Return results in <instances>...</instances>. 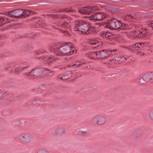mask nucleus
<instances>
[{
  "mask_svg": "<svg viewBox=\"0 0 153 153\" xmlns=\"http://www.w3.org/2000/svg\"><path fill=\"white\" fill-rule=\"evenodd\" d=\"M49 49L57 55H71L76 52L74 48L70 43L54 45L50 46Z\"/></svg>",
  "mask_w": 153,
  "mask_h": 153,
  "instance_id": "obj_1",
  "label": "nucleus"
},
{
  "mask_svg": "<svg viewBox=\"0 0 153 153\" xmlns=\"http://www.w3.org/2000/svg\"><path fill=\"white\" fill-rule=\"evenodd\" d=\"M74 29L75 30L79 31L85 34L96 32V29L94 26L91 25L85 20L76 22Z\"/></svg>",
  "mask_w": 153,
  "mask_h": 153,
  "instance_id": "obj_2",
  "label": "nucleus"
},
{
  "mask_svg": "<svg viewBox=\"0 0 153 153\" xmlns=\"http://www.w3.org/2000/svg\"><path fill=\"white\" fill-rule=\"evenodd\" d=\"M51 17L57 19L55 24L58 26L68 28L71 26L70 21L71 18L69 16L65 14H62L59 15H49Z\"/></svg>",
  "mask_w": 153,
  "mask_h": 153,
  "instance_id": "obj_3",
  "label": "nucleus"
},
{
  "mask_svg": "<svg viewBox=\"0 0 153 153\" xmlns=\"http://www.w3.org/2000/svg\"><path fill=\"white\" fill-rule=\"evenodd\" d=\"M35 13L31 10H28L22 9H17L4 13V15L9 16L10 17L21 18L29 16L30 13L34 14Z\"/></svg>",
  "mask_w": 153,
  "mask_h": 153,
  "instance_id": "obj_4",
  "label": "nucleus"
},
{
  "mask_svg": "<svg viewBox=\"0 0 153 153\" xmlns=\"http://www.w3.org/2000/svg\"><path fill=\"white\" fill-rule=\"evenodd\" d=\"M106 28L113 29H117L120 28L121 29H127L131 28L128 27L127 25L125 24H121L120 22L116 19L112 18L110 20L107 22V24L105 27Z\"/></svg>",
  "mask_w": 153,
  "mask_h": 153,
  "instance_id": "obj_5",
  "label": "nucleus"
},
{
  "mask_svg": "<svg viewBox=\"0 0 153 153\" xmlns=\"http://www.w3.org/2000/svg\"><path fill=\"white\" fill-rule=\"evenodd\" d=\"M46 69L42 68H36L33 69L29 74H27L28 76L33 78H36L44 76Z\"/></svg>",
  "mask_w": 153,
  "mask_h": 153,
  "instance_id": "obj_6",
  "label": "nucleus"
},
{
  "mask_svg": "<svg viewBox=\"0 0 153 153\" xmlns=\"http://www.w3.org/2000/svg\"><path fill=\"white\" fill-rule=\"evenodd\" d=\"M97 10L94 12L95 13L88 16L89 20L95 22L106 18L109 16L108 13L101 11L97 12Z\"/></svg>",
  "mask_w": 153,
  "mask_h": 153,
  "instance_id": "obj_7",
  "label": "nucleus"
},
{
  "mask_svg": "<svg viewBox=\"0 0 153 153\" xmlns=\"http://www.w3.org/2000/svg\"><path fill=\"white\" fill-rule=\"evenodd\" d=\"M97 10V7L88 6L79 9L78 11L82 14L89 15L91 13L96 12Z\"/></svg>",
  "mask_w": 153,
  "mask_h": 153,
  "instance_id": "obj_8",
  "label": "nucleus"
},
{
  "mask_svg": "<svg viewBox=\"0 0 153 153\" xmlns=\"http://www.w3.org/2000/svg\"><path fill=\"white\" fill-rule=\"evenodd\" d=\"M91 121L92 123L95 125H102L106 123V119L102 115H97L93 118Z\"/></svg>",
  "mask_w": 153,
  "mask_h": 153,
  "instance_id": "obj_9",
  "label": "nucleus"
},
{
  "mask_svg": "<svg viewBox=\"0 0 153 153\" xmlns=\"http://www.w3.org/2000/svg\"><path fill=\"white\" fill-rule=\"evenodd\" d=\"M19 139L23 143L27 144L30 143L32 139L31 135L27 133H23L19 134Z\"/></svg>",
  "mask_w": 153,
  "mask_h": 153,
  "instance_id": "obj_10",
  "label": "nucleus"
},
{
  "mask_svg": "<svg viewBox=\"0 0 153 153\" xmlns=\"http://www.w3.org/2000/svg\"><path fill=\"white\" fill-rule=\"evenodd\" d=\"M148 31L147 29L143 28L140 29L137 31H134L131 35L134 37H139L145 38L146 37Z\"/></svg>",
  "mask_w": 153,
  "mask_h": 153,
  "instance_id": "obj_11",
  "label": "nucleus"
},
{
  "mask_svg": "<svg viewBox=\"0 0 153 153\" xmlns=\"http://www.w3.org/2000/svg\"><path fill=\"white\" fill-rule=\"evenodd\" d=\"M117 51V50H113L112 51H108L107 50H103L99 52L98 57L101 58H106L109 56H112L113 54L112 52Z\"/></svg>",
  "mask_w": 153,
  "mask_h": 153,
  "instance_id": "obj_12",
  "label": "nucleus"
},
{
  "mask_svg": "<svg viewBox=\"0 0 153 153\" xmlns=\"http://www.w3.org/2000/svg\"><path fill=\"white\" fill-rule=\"evenodd\" d=\"M88 43L92 45L93 48L97 49L101 48L103 42L101 41H98L97 40H92L88 42Z\"/></svg>",
  "mask_w": 153,
  "mask_h": 153,
  "instance_id": "obj_13",
  "label": "nucleus"
},
{
  "mask_svg": "<svg viewBox=\"0 0 153 153\" xmlns=\"http://www.w3.org/2000/svg\"><path fill=\"white\" fill-rule=\"evenodd\" d=\"M41 58L47 62L48 63H50L52 62L56 59V58L53 57V56L51 57L47 56H43L41 57Z\"/></svg>",
  "mask_w": 153,
  "mask_h": 153,
  "instance_id": "obj_14",
  "label": "nucleus"
},
{
  "mask_svg": "<svg viewBox=\"0 0 153 153\" xmlns=\"http://www.w3.org/2000/svg\"><path fill=\"white\" fill-rule=\"evenodd\" d=\"M145 42H139V43H136L135 44L132 45V46H129L126 47L127 49L129 50H133L136 48V47L140 48V46L142 44H144Z\"/></svg>",
  "mask_w": 153,
  "mask_h": 153,
  "instance_id": "obj_15",
  "label": "nucleus"
},
{
  "mask_svg": "<svg viewBox=\"0 0 153 153\" xmlns=\"http://www.w3.org/2000/svg\"><path fill=\"white\" fill-rule=\"evenodd\" d=\"M111 35V33L108 32H103L100 34V35L103 38L109 39V38Z\"/></svg>",
  "mask_w": 153,
  "mask_h": 153,
  "instance_id": "obj_16",
  "label": "nucleus"
},
{
  "mask_svg": "<svg viewBox=\"0 0 153 153\" xmlns=\"http://www.w3.org/2000/svg\"><path fill=\"white\" fill-rule=\"evenodd\" d=\"M142 79L146 82L151 81V77L150 76V74H144L142 76Z\"/></svg>",
  "mask_w": 153,
  "mask_h": 153,
  "instance_id": "obj_17",
  "label": "nucleus"
},
{
  "mask_svg": "<svg viewBox=\"0 0 153 153\" xmlns=\"http://www.w3.org/2000/svg\"><path fill=\"white\" fill-rule=\"evenodd\" d=\"M98 53L99 52H91V53L89 54L88 57L92 59H96L97 58H99L98 57H99Z\"/></svg>",
  "mask_w": 153,
  "mask_h": 153,
  "instance_id": "obj_18",
  "label": "nucleus"
},
{
  "mask_svg": "<svg viewBox=\"0 0 153 153\" xmlns=\"http://www.w3.org/2000/svg\"><path fill=\"white\" fill-rule=\"evenodd\" d=\"M77 133L80 135L84 136L87 135L88 133V132L87 131L79 130L77 131Z\"/></svg>",
  "mask_w": 153,
  "mask_h": 153,
  "instance_id": "obj_19",
  "label": "nucleus"
},
{
  "mask_svg": "<svg viewBox=\"0 0 153 153\" xmlns=\"http://www.w3.org/2000/svg\"><path fill=\"white\" fill-rule=\"evenodd\" d=\"M5 20L6 21L5 22V23H8L10 22V20L8 18L0 17V23Z\"/></svg>",
  "mask_w": 153,
  "mask_h": 153,
  "instance_id": "obj_20",
  "label": "nucleus"
},
{
  "mask_svg": "<svg viewBox=\"0 0 153 153\" xmlns=\"http://www.w3.org/2000/svg\"><path fill=\"white\" fill-rule=\"evenodd\" d=\"M148 116L150 120L153 121V108L149 111L148 114Z\"/></svg>",
  "mask_w": 153,
  "mask_h": 153,
  "instance_id": "obj_21",
  "label": "nucleus"
},
{
  "mask_svg": "<svg viewBox=\"0 0 153 153\" xmlns=\"http://www.w3.org/2000/svg\"><path fill=\"white\" fill-rule=\"evenodd\" d=\"M37 153H50L48 151L44 149H39Z\"/></svg>",
  "mask_w": 153,
  "mask_h": 153,
  "instance_id": "obj_22",
  "label": "nucleus"
},
{
  "mask_svg": "<svg viewBox=\"0 0 153 153\" xmlns=\"http://www.w3.org/2000/svg\"><path fill=\"white\" fill-rule=\"evenodd\" d=\"M33 103L34 104L39 105H42V104L40 103L39 100L36 98L34 99Z\"/></svg>",
  "mask_w": 153,
  "mask_h": 153,
  "instance_id": "obj_23",
  "label": "nucleus"
},
{
  "mask_svg": "<svg viewBox=\"0 0 153 153\" xmlns=\"http://www.w3.org/2000/svg\"><path fill=\"white\" fill-rule=\"evenodd\" d=\"M68 74H64L62 77H61L60 76H58V78L62 80H66L68 78Z\"/></svg>",
  "mask_w": 153,
  "mask_h": 153,
  "instance_id": "obj_24",
  "label": "nucleus"
},
{
  "mask_svg": "<svg viewBox=\"0 0 153 153\" xmlns=\"http://www.w3.org/2000/svg\"><path fill=\"white\" fill-rule=\"evenodd\" d=\"M125 21H127L130 18L133 19V17L131 16V15H128L127 16H125L123 17Z\"/></svg>",
  "mask_w": 153,
  "mask_h": 153,
  "instance_id": "obj_25",
  "label": "nucleus"
},
{
  "mask_svg": "<svg viewBox=\"0 0 153 153\" xmlns=\"http://www.w3.org/2000/svg\"><path fill=\"white\" fill-rule=\"evenodd\" d=\"M46 52V51L44 49H42L39 50V52L38 51H36V53L38 55H40L41 54H43Z\"/></svg>",
  "mask_w": 153,
  "mask_h": 153,
  "instance_id": "obj_26",
  "label": "nucleus"
},
{
  "mask_svg": "<svg viewBox=\"0 0 153 153\" xmlns=\"http://www.w3.org/2000/svg\"><path fill=\"white\" fill-rule=\"evenodd\" d=\"M37 24L40 25L42 27H45L46 26L45 23L44 22H42L41 21H39L38 22Z\"/></svg>",
  "mask_w": 153,
  "mask_h": 153,
  "instance_id": "obj_27",
  "label": "nucleus"
},
{
  "mask_svg": "<svg viewBox=\"0 0 153 153\" xmlns=\"http://www.w3.org/2000/svg\"><path fill=\"white\" fill-rule=\"evenodd\" d=\"M22 71L23 70L21 68V67L20 66L19 68H17L15 69V72L16 73H18Z\"/></svg>",
  "mask_w": 153,
  "mask_h": 153,
  "instance_id": "obj_28",
  "label": "nucleus"
},
{
  "mask_svg": "<svg viewBox=\"0 0 153 153\" xmlns=\"http://www.w3.org/2000/svg\"><path fill=\"white\" fill-rule=\"evenodd\" d=\"M147 24L148 25H150V26L153 28V20L152 21H148L147 22Z\"/></svg>",
  "mask_w": 153,
  "mask_h": 153,
  "instance_id": "obj_29",
  "label": "nucleus"
},
{
  "mask_svg": "<svg viewBox=\"0 0 153 153\" xmlns=\"http://www.w3.org/2000/svg\"><path fill=\"white\" fill-rule=\"evenodd\" d=\"M28 66V65L27 64H23L20 67H21V68H22L23 70L25 68H27Z\"/></svg>",
  "mask_w": 153,
  "mask_h": 153,
  "instance_id": "obj_30",
  "label": "nucleus"
},
{
  "mask_svg": "<svg viewBox=\"0 0 153 153\" xmlns=\"http://www.w3.org/2000/svg\"><path fill=\"white\" fill-rule=\"evenodd\" d=\"M67 9H68V8H66V9H60L59 10V12H61V11H74V10H67Z\"/></svg>",
  "mask_w": 153,
  "mask_h": 153,
  "instance_id": "obj_31",
  "label": "nucleus"
},
{
  "mask_svg": "<svg viewBox=\"0 0 153 153\" xmlns=\"http://www.w3.org/2000/svg\"><path fill=\"white\" fill-rule=\"evenodd\" d=\"M26 48L27 51H30L32 49V46L29 45H27Z\"/></svg>",
  "mask_w": 153,
  "mask_h": 153,
  "instance_id": "obj_32",
  "label": "nucleus"
},
{
  "mask_svg": "<svg viewBox=\"0 0 153 153\" xmlns=\"http://www.w3.org/2000/svg\"><path fill=\"white\" fill-rule=\"evenodd\" d=\"M115 37L116 36L115 35L111 34V35L110 36V37L109 38V39L112 40L115 38Z\"/></svg>",
  "mask_w": 153,
  "mask_h": 153,
  "instance_id": "obj_33",
  "label": "nucleus"
},
{
  "mask_svg": "<svg viewBox=\"0 0 153 153\" xmlns=\"http://www.w3.org/2000/svg\"><path fill=\"white\" fill-rule=\"evenodd\" d=\"M60 31L62 33H64V34L66 36H69V34L67 32L65 31H64L62 30H60Z\"/></svg>",
  "mask_w": 153,
  "mask_h": 153,
  "instance_id": "obj_34",
  "label": "nucleus"
},
{
  "mask_svg": "<svg viewBox=\"0 0 153 153\" xmlns=\"http://www.w3.org/2000/svg\"><path fill=\"white\" fill-rule=\"evenodd\" d=\"M56 131H58L60 132L64 133L65 132V129L64 128L57 129L56 130Z\"/></svg>",
  "mask_w": 153,
  "mask_h": 153,
  "instance_id": "obj_35",
  "label": "nucleus"
},
{
  "mask_svg": "<svg viewBox=\"0 0 153 153\" xmlns=\"http://www.w3.org/2000/svg\"><path fill=\"white\" fill-rule=\"evenodd\" d=\"M10 65L9 64H7L4 67L5 69L6 70H8V69L10 68Z\"/></svg>",
  "mask_w": 153,
  "mask_h": 153,
  "instance_id": "obj_36",
  "label": "nucleus"
},
{
  "mask_svg": "<svg viewBox=\"0 0 153 153\" xmlns=\"http://www.w3.org/2000/svg\"><path fill=\"white\" fill-rule=\"evenodd\" d=\"M136 132L137 133H139L140 134L142 133L140 129L137 130L136 131Z\"/></svg>",
  "mask_w": 153,
  "mask_h": 153,
  "instance_id": "obj_37",
  "label": "nucleus"
},
{
  "mask_svg": "<svg viewBox=\"0 0 153 153\" xmlns=\"http://www.w3.org/2000/svg\"><path fill=\"white\" fill-rule=\"evenodd\" d=\"M81 65L80 63H79L78 64H73L72 65H71L72 66H76V67H78L79 66Z\"/></svg>",
  "mask_w": 153,
  "mask_h": 153,
  "instance_id": "obj_38",
  "label": "nucleus"
},
{
  "mask_svg": "<svg viewBox=\"0 0 153 153\" xmlns=\"http://www.w3.org/2000/svg\"><path fill=\"white\" fill-rule=\"evenodd\" d=\"M150 74V76L151 77V81H153V73H151Z\"/></svg>",
  "mask_w": 153,
  "mask_h": 153,
  "instance_id": "obj_39",
  "label": "nucleus"
},
{
  "mask_svg": "<svg viewBox=\"0 0 153 153\" xmlns=\"http://www.w3.org/2000/svg\"><path fill=\"white\" fill-rule=\"evenodd\" d=\"M34 35H35V34H33V35H32V36H30V35H27L25 36H26V37H27V36H28H28H30V37H31L32 38V37H34Z\"/></svg>",
  "mask_w": 153,
  "mask_h": 153,
  "instance_id": "obj_40",
  "label": "nucleus"
},
{
  "mask_svg": "<svg viewBox=\"0 0 153 153\" xmlns=\"http://www.w3.org/2000/svg\"><path fill=\"white\" fill-rule=\"evenodd\" d=\"M2 94H3L2 91H0V97L2 96Z\"/></svg>",
  "mask_w": 153,
  "mask_h": 153,
  "instance_id": "obj_41",
  "label": "nucleus"
},
{
  "mask_svg": "<svg viewBox=\"0 0 153 153\" xmlns=\"http://www.w3.org/2000/svg\"><path fill=\"white\" fill-rule=\"evenodd\" d=\"M127 58H126V57H123V58H122V60H124H124H127Z\"/></svg>",
  "mask_w": 153,
  "mask_h": 153,
  "instance_id": "obj_42",
  "label": "nucleus"
},
{
  "mask_svg": "<svg viewBox=\"0 0 153 153\" xmlns=\"http://www.w3.org/2000/svg\"><path fill=\"white\" fill-rule=\"evenodd\" d=\"M151 52H153V51H151Z\"/></svg>",
  "mask_w": 153,
  "mask_h": 153,
  "instance_id": "obj_43",
  "label": "nucleus"
}]
</instances>
